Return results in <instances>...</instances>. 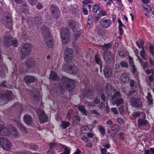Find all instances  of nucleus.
I'll return each instance as SVG.
<instances>
[{
	"label": "nucleus",
	"mask_w": 154,
	"mask_h": 154,
	"mask_svg": "<svg viewBox=\"0 0 154 154\" xmlns=\"http://www.w3.org/2000/svg\"><path fill=\"white\" fill-rule=\"evenodd\" d=\"M121 79L122 81L123 82H126L127 81V79H129L128 77V75L125 73H123L121 76Z\"/></svg>",
	"instance_id": "4c0bfd02"
},
{
	"label": "nucleus",
	"mask_w": 154,
	"mask_h": 154,
	"mask_svg": "<svg viewBox=\"0 0 154 154\" xmlns=\"http://www.w3.org/2000/svg\"><path fill=\"white\" fill-rule=\"evenodd\" d=\"M43 20L41 15L39 14H36L34 18V22L35 24L39 26L42 22Z\"/></svg>",
	"instance_id": "6ab92c4d"
},
{
	"label": "nucleus",
	"mask_w": 154,
	"mask_h": 154,
	"mask_svg": "<svg viewBox=\"0 0 154 154\" xmlns=\"http://www.w3.org/2000/svg\"><path fill=\"white\" fill-rule=\"evenodd\" d=\"M16 122L17 128L20 130L24 132L25 133H26L28 132L26 128L20 122L17 121Z\"/></svg>",
	"instance_id": "5701e85b"
},
{
	"label": "nucleus",
	"mask_w": 154,
	"mask_h": 154,
	"mask_svg": "<svg viewBox=\"0 0 154 154\" xmlns=\"http://www.w3.org/2000/svg\"><path fill=\"white\" fill-rule=\"evenodd\" d=\"M11 132L14 138L16 139L19 137V133L17 129L14 126L12 125L11 126Z\"/></svg>",
	"instance_id": "4be33fe9"
},
{
	"label": "nucleus",
	"mask_w": 154,
	"mask_h": 154,
	"mask_svg": "<svg viewBox=\"0 0 154 154\" xmlns=\"http://www.w3.org/2000/svg\"><path fill=\"white\" fill-rule=\"evenodd\" d=\"M104 59L107 63H114L115 61L114 56L109 51H105L103 54Z\"/></svg>",
	"instance_id": "39448f33"
},
{
	"label": "nucleus",
	"mask_w": 154,
	"mask_h": 154,
	"mask_svg": "<svg viewBox=\"0 0 154 154\" xmlns=\"http://www.w3.org/2000/svg\"><path fill=\"white\" fill-rule=\"evenodd\" d=\"M70 123L69 122L63 121L62 122V124L60 126L62 129H65L70 126Z\"/></svg>",
	"instance_id": "f704fd0d"
},
{
	"label": "nucleus",
	"mask_w": 154,
	"mask_h": 154,
	"mask_svg": "<svg viewBox=\"0 0 154 154\" xmlns=\"http://www.w3.org/2000/svg\"><path fill=\"white\" fill-rule=\"evenodd\" d=\"M139 41H140V43L141 44V46L137 42H136V44L137 47L139 48H141L142 49L143 47V46L144 45V42L143 40L140 39H139Z\"/></svg>",
	"instance_id": "de8ad7c7"
},
{
	"label": "nucleus",
	"mask_w": 154,
	"mask_h": 154,
	"mask_svg": "<svg viewBox=\"0 0 154 154\" xmlns=\"http://www.w3.org/2000/svg\"><path fill=\"white\" fill-rule=\"evenodd\" d=\"M101 8H99L98 5L96 4L93 6L92 7V10L94 12L96 13L99 11L98 14L100 13V11L101 10Z\"/></svg>",
	"instance_id": "72a5a7b5"
},
{
	"label": "nucleus",
	"mask_w": 154,
	"mask_h": 154,
	"mask_svg": "<svg viewBox=\"0 0 154 154\" xmlns=\"http://www.w3.org/2000/svg\"><path fill=\"white\" fill-rule=\"evenodd\" d=\"M116 121L120 125H123L125 124V122L124 120L121 118H118Z\"/></svg>",
	"instance_id": "bf43d9fd"
},
{
	"label": "nucleus",
	"mask_w": 154,
	"mask_h": 154,
	"mask_svg": "<svg viewBox=\"0 0 154 154\" xmlns=\"http://www.w3.org/2000/svg\"><path fill=\"white\" fill-rule=\"evenodd\" d=\"M24 79L26 83H31L34 82L35 78L33 76L27 75L25 77Z\"/></svg>",
	"instance_id": "393cba45"
},
{
	"label": "nucleus",
	"mask_w": 154,
	"mask_h": 154,
	"mask_svg": "<svg viewBox=\"0 0 154 154\" xmlns=\"http://www.w3.org/2000/svg\"><path fill=\"white\" fill-rule=\"evenodd\" d=\"M99 131L103 136L105 135V129L104 127L102 126H100L99 127Z\"/></svg>",
	"instance_id": "37998d69"
},
{
	"label": "nucleus",
	"mask_w": 154,
	"mask_h": 154,
	"mask_svg": "<svg viewBox=\"0 0 154 154\" xmlns=\"http://www.w3.org/2000/svg\"><path fill=\"white\" fill-rule=\"evenodd\" d=\"M41 29L45 37V36H49L50 35L49 29L47 26L45 25L41 27Z\"/></svg>",
	"instance_id": "b1692460"
},
{
	"label": "nucleus",
	"mask_w": 154,
	"mask_h": 154,
	"mask_svg": "<svg viewBox=\"0 0 154 154\" xmlns=\"http://www.w3.org/2000/svg\"><path fill=\"white\" fill-rule=\"evenodd\" d=\"M90 112L91 114H95L96 115L99 116L100 114L96 110H90Z\"/></svg>",
	"instance_id": "e2e57ef3"
},
{
	"label": "nucleus",
	"mask_w": 154,
	"mask_h": 154,
	"mask_svg": "<svg viewBox=\"0 0 154 154\" xmlns=\"http://www.w3.org/2000/svg\"><path fill=\"white\" fill-rule=\"evenodd\" d=\"M152 96L150 93L148 94L147 95V100L149 105H151L153 103V100L152 99Z\"/></svg>",
	"instance_id": "ea45409f"
},
{
	"label": "nucleus",
	"mask_w": 154,
	"mask_h": 154,
	"mask_svg": "<svg viewBox=\"0 0 154 154\" xmlns=\"http://www.w3.org/2000/svg\"><path fill=\"white\" fill-rule=\"evenodd\" d=\"M141 115H143L144 118H146V114L144 113L143 112H134L133 113V116L134 117L137 118L139 117Z\"/></svg>",
	"instance_id": "c9c22d12"
},
{
	"label": "nucleus",
	"mask_w": 154,
	"mask_h": 154,
	"mask_svg": "<svg viewBox=\"0 0 154 154\" xmlns=\"http://www.w3.org/2000/svg\"><path fill=\"white\" fill-rule=\"evenodd\" d=\"M10 125L8 128H5V127L2 130L1 132L0 135L2 136H7L10 135L11 132V126Z\"/></svg>",
	"instance_id": "412c9836"
},
{
	"label": "nucleus",
	"mask_w": 154,
	"mask_h": 154,
	"mask_svg": "<svg viewBox=\"0 0 154 154\" xmlns=\"http://www.w3.org/2000/svg\"><path fill=\"white\" fill-rule=\"evenodd\" d=\"M49 10L51 16L56 19H58L60 16V11L56 5L51 4L50 5Z\"/></svg>",
	"instance_id": "7ed1b4c3"
},
{
	"label": "nucleus",
	"mask_w": 154,
	"mask_h": 154,
	"mask_svg": "<svg viewBox=\"0 0 154 154\" xmlns=\"http://www.w3.org/2000/svg\"><path fill=\"white\" fill-rule=\"evenodd\" d=\"M124 135L125 134L123 133L122 132H120L119 134V138L120 140L124 141L125 140Z\"/></svg>",
	"instance_id": "3c124183"
},
{
	"label": "nucleus",
	"mask_w": 154,
	"mask_h": 154,
	"mask_svg": "<svg viewBox=\"0 0 154 154\" xmlns=\"http://www.w3.org/2000/svg\"><path fill=\"white\" fill-rule=\"evenodd\" d=\"M112 87L110 85L108 84H106V90L108 93H111L112 90Z\"/></svg>",
	"instance_id": "c03bdc74"
},
{
	"label": "nucleus",
	"mask_w": 154,
	"mask_h": 154,
	"mask_svg": "<svg viewBox=\"0 0 154 154\" xmlns=\"http://www.w3.org/2000/svg\"><path fill=\"white\" fill-rule=\"evenodd\" d=\"M38 116L40 122L41 123H44L48 120V117L44 111L40 109H38L36 111Z\"/></svg>",
	"instance_id": "6e6552de"
},
{
	"label": "nucleus",
	"mask_w": 154,
	"mask_h": 154,
	"mask_svg": "<svg viewBox=\"0 0 154 154\" xmlns=\"http://www.w3.org/2000/svg\"><path fill=\"white\" fill-rule=\"evenodd\" d=\"M149 50L152 55L154 54V47L151 45L149 48Z\"/></svg>",
	"instance_id": "0e129e2a"
},
{
	"label": "nucleus",
	"mask_w": 154,
	"mask_h": 154,
	"mask_svg": "<svg viewBox=\"0 0 154 154\" xmlns=\"http://www.w3.org/2000/svg\"><path fill=\"white\" fill-rule=\"evenodd\" d=\"M19 10L21 14L23 13H26L28 10L27 5L25 4L21 5Z\"/></svg>",
	"instance_id": "bb28decb"
},
{
	"label": "nucleus",
	"mask_w": 154,
	"mask_h": 154,
	"mask_svg": "<svg viewBox=\"0 0 154 154\" xmlns=\"http://www.w3.org/2000/svg\"><path fill=\"white\" fill-rule=\"evenodd\" d=\"M12 45L14 47H17V41L16 39H14V40H12L11 41V45Z\"/></svg>",
	"instance_id": "6e6d98bb"
},
{
	"label": "nucleus",
	"mask_w": 154,
	"mask_h": 154,
	"mask_svg": "<svg viewBox=\"0 0 154 154\" xmlns=\"http://www.w3.org/2000/svg\"><path fill=\"white\" fill-rule=\"evenodd\" d=\"M80 119L78 117L76 116L73 119V122L76 124H78L80 121Z\"/></svg>",
	"instance_id": "774afa93"
},
{
	"label": "nucleus",
	"mask_w": 154,
	"mask_h": 154,
	"mask_svg": "<svg viewBox=\"0 0 154 154\" xmlns=\"http://www.w3.org/2000/svg\"><path fill=\"white\" fill-rule=\"evenodd\" d=\"M60 34L62 41L65 44L68 43L70 41V31L66 27L63 28Z\"/></svg>",
	"instance_id": "f03ea898"
},
{
	"label": "nucleus",
	"mask_w": 154,
	"mask_h": 154,
	"mask_svg": "<svg viewBox=\"0 0 154 154\" xmlns=\"http://www.w3.org/2000/svg\"><path fill=\"white\" fill-rule=\"evenodd\" d=\"M45 41L46 46L49 48H51L53 46L54 42L52 40V38L50 36H45Z\"/></svg>",
	"instance_id": "f3484780"
},
{
	"label": "nucleus",
	"mask_w": 154,
	"mask_h": 154,
	"mask_svg": "<svg viewBox=\"0 0 154 154\" xmlns=\"http://www.w3.org/2000/svg\"><path fill=\"white\" fill-rule=\"evenodd\" d=\"M144 154H154V147L151 148L149 150H145Z\"/></svg>",
	"instance_id": "58836bf2"
},
{
	"label": "nucleus",
	"mask_w": 154,
	"mask_h": 154,
	"mask_svg": "<svg viewBox=\"0 0 154 154\" xmlns=\"http://www.w3.org/2000/svg\"><path fill=\"white\" fill-rule=\"evenodd\" d=\"M3 42L5 46L8 47L11 45V41L12 38L8 33L4 35Z\"/></svg>",
	"instance_id": "4468645a"
},
{
	"label": "nucleus",
	"mask_w": 154,
	"mask_h": 154,
	"mask_svg": "<svg viewBox=\"0 0 154 154\" xmlns=\"http://www.w3.org/2000/svg\"><path fill=\"white\" fill-rule=\"evenodd\" d=\"M138 123L139 126H142L146 125L147 121L144 119H139L138 120Z\"/></svg>",
	"instance_id": "7c9ffc66"
},
{
	"label": "nucleus",
	"mask_w": 154,
	"mask_h": 154,
	"mask_svg": "<svg viewBox=\"0 0 154 154\" xmlns=\"http://www.w3.org/2000/svg\"><path fill=\"white\" fill-rule=\"evenodd\" d=\"M85 104L88 106H95L94 103L92 102H87L85 103Z\"/></svg>",
	"instance_id": "338daca9"
},
{
	"label": "nucleus",
	"mask_w": 154,
	"mask_h": 154,
	"mask_svg": "<svg viewBox=\"0 0 154 154\" xmlns=\"http://www.w3.org/2000/svg\"><path fill=\"white\" fill-rule=\"evenodd\" d=\"M84 142L86 143L85 146L86 147L90 148H91L92 147V145L91 143V141L88 139V140H85Z\"/></svg>",
	"instance_id": "a18cd8bd"
},
{
	"label": "nucleus",
	"mask_w": 154,
	"mask_h": 154,
	"mask_svg": "<svg viewBox=\"0 0 154 154\" xmlns=\"http://www.w3.org/2000/svg\"><path fill=\"white\" fill-rule=\"evenodd\" d=\"M78 109L82 113L83 115H87V110L85 109V107L83 106H77Z\"/></svg>",
	"instance_id": "c756f323"
},
{
	"label": "nucleus",
	"mask_w": 154,
	"mask_h": 154,
	"mask_svg": "<svg viewBox=\"0 0 154 154\" xmlns=\"http://www.w3.org/2000/svg\"><path fill=\"white\" fill-rule=\"evenodd\" d=\"M140 55L144 60H146L147 59V56L146 54L144 47H143L142 50L140 52Z\"/></svg>",
	"instance_id": "473e14b6"
},
{
	"label": "nucleus",
	"mask_w": 154,
	"mask_h": 154,
	"mask_svg": "<svg viewBox=\"0 0 154 154\" xmlns=\"http://www.w3.org/2000/svg\"><path fill=\"white\" fill-rule=\"evenodd\" d=\"M103 72L105 77L107 78H109L111 76L112 71L110 68L105 66L103 69Z\"/></svg>",
	"instance_id": "aec40b11"
},
{
	"label": "nucleus",
	"mask_w": 154,
	"mask_h": 154,
	"mask_svg": "<svg viewBox=\"0 0 154 154\" xmlns=\"http://www.w3.org/2000/svg\"><path fill=\"white\" fill-rule=\"evenodd\" d=\"M72 111V109H69L68 111L66 118V120L68 121L70 120L71 118V116Z\"/></svg>",
	"instance_id": "09e8293b"
},
{
	"label": "nucleus",
	"mask_w": 154,
	"mask_h": 154,
	"mask_svg": "<svg viewBox=\"0 0 154 154\" xmlns=\"http://www.w3.org/2000/svg\"><path fill=\"white\" fill-rule=\"evenodd\" d=\"M68 23L69 27L72 30L74 29L76 26V23L74 20H69L68 21Z\"/></svg>",
	"instance_id": "cd10ccee"
},
{
	"label": "nucleus",
	"mask_w": 154,
	"mask_h": 154,
	"mask_svg": "<svg viewBox=\"0 0 154 154\" xmlns=\"http://www.w3.org/2000/svg\"><path fill=\"white\" fill-rule=\"evenodd\" d=\"M29 4L32 5H34L37 2V0H27Z\"/></svg>",
	"instance_id": "864d4df0"
},
{
	"label": "nucleus",
	"mask_w": 154,
	"mask_h": 154,
	"mask_svg": "<svg viewBox=\"0 0 154 154\" xmlns=\"http://www.w3.org/2000/svg\"><path fill=\"white\" fill-rule=\"evenodd\" d=\"M93 94V91L91 89H88L86 91L84 90L83 92V96L87 98L90 97Z\"/></svg>",
	"instance_id": "a878e982"
},
{
	"label": "nucleus",
	"mask_w": 154,
	"mask_h": 154,
	"mask_svg": "<svg viewBox=\"0 0 154 154\" xmlns=\"http://www.w3.org/2000/svg\"><path fill=\"white\" fill-rule=\"evenodd\" d=\"M63 69L66 72L69 74H76L78 71L77 67L72 64L69 65L67 67H65Z\"/></svg>",
	"instance_id": "9d476101"
},
{
	"label": "nucleus",
	"mask_w": 154,
	"mask_h": 154,
	"mask_svg": "<svg viewBox=\"0 0 154 154\" xmlns=\"http://www.w3.org/2000/svg\"><path fill=\"white\" fill-rule=\"evenodd\" d=\"M111 46V45L110 44H105L103 46V49L105 50V51H107L106 50L108 49Z\"/></svg>",
	"instance_id": "680f3d73"
},
{
	"label": "nucleus",
	"mask_w": 154,
	"mask_h": 154,
	"mask_svg": "<svg viewBox=\"0 0 154 154\" xmlns=\"http://www.w3.org/2000/svg\"><path fill=\"white\" fill-rule=\"evenodd\" d=\"M72 49L67 48L64 51V59L65 61L67 63L69 62L73 58V54Z\"/></svg>",
	"instance_id": "423d86ee"
},
{
	"label": "nucleus",
	"mask_w": 154,
	"mask_h": 154,
	"mask_svg": "<svg viewBox=\"0 0 154 154\" xmlns=\"http://www.w3.org/2000/svg\"><path fill=\"white\" fill-rule=\"evenodd\" d=\"M49 146L50 149H53L55 148L57 144L55 143H50L49 144Z\"/></svg>",
	"instance_id": "8fccbe9b"
},
{
	"label": "nucleus",
	"mask_w": 154,
	"mask_h": 154,
	"mask_svg": "<svg viewBox=\"0 0 154 154\" xmlns=\"http://www.w3.org/2000/svg\"><path fill=\"white\" fill-rule=\"evenodd\" d=\"M61 81L68 91H71L73 89L74 82L73 80L68 78L64 77L62 79Z\"/></svg>",
	"instance_id": "20e7f679"
},
{
	"label": "nucleus",
	"mask_w": 154,
	"mask_h": 154,
	"mask_svg": "<svg viewBox=\"0 0 154 154\" xmlns=\"http://www.w3.org/2000/svg\"><path fill=\"white\" fill-rule=\"evenodd\" d=\"M110 130H108L107 131L112 137H113L116 135L120 129V126L117 124H115L110 127Z\"/></svg>",
	"instance_id": "1a4fd4ad"
},
{
	"label": "nucleus",
	"mask_w": 154,
	"mask_h": 154,
	"mask_svg": "<svg viewBox=\"0 0 154 154\" xmlns=\"http://www.w3.org/2000/svg\"><path fill=\"white\" fill-rule=\"evenodd\" d=\"M121 94L117 91L114 93L113 95H111L110 100L112 101L115 99L112 102V104H116L117 106H120L124 102L123 99L121 98Z\"/></svg>",
	"instance_id": "f257e3e1"
},
{
	"label": "nucleus",
	"mask_w": 154,
	"mask_h": 154,
	"mask_svg": "<svg viewBox=\"0 0 154 154\" xmlns=\"http://www.w3.org/2000/svg\"><path fill=\"white\" fill-rule=\"evenodd\" d=\"M82 9L83 13L85 15H87L88 14V11L85 5H83L82 6Z\"/></svg>",
	"instance_id": "052dcab7"
},
{
	"label": "nucleus",
	"mask_w": 154,
	"mask_h": 154,
	"mask_svg": "<svg viewBox=\"0 0 154 154\" xmlns=\"http://www.w3.org/2000/svg\"><path fill=\"white\" fill-rule=\"evenodd\" d=\"M50 78L54 80L57 81L58 79L56 73L54 71L51 72L50 74Z\"/></svg>",
	"instance_id": "2f4dec72"
},
{
	"label": "nucleus",
	"mask_w": 154,
	"mask_h": 154,
	"mask_svg": "<svg viewBox=\"0 0 154 154\" xmlns=\"http://www.w3.org/2000/svg\"><path fill=\"white\" fill-rule=\"evenodd\" d=\"M23 121L27 125H31L32 122V118L28 114L25 115L23 117Z\"/></svg>",
	"instance_id": "a211bd4d"
},
{
	"label": "nucleus",
	"mask_w": 154,
	"mask_h": 154,
	"mask_svg": "<svg viewBox=\"0 0 154 154\" xmlns=\"http://www.w3.org/2000/svg\"><path fill=\"white\" fill-rule=\"evenodd\" d=\"M141 65L143 69H146L148 67V62H145V63H142Z\"/></svg>",
	"instance_id": "69168bd1"
},
{
	"label": "nucleus",
	"mask_w": 154,
	"mask_h": 154,
	"mask_svg": "<svg viewBox=\"0 0 154 154\" xmlns=\"http://www.w3.org/2000/svg\"><path fill=\"white\" fill-rule=\"evenodd\" d=\"M12 94L11 91H7L1 94L0 98L3 100L10 101L12 98Z\"/></svg>",
	"instance_id": "f8f14e48"
},
{
	"label": "nucleus",
	"mask_w": 154,
	"mask_h": 154,
	"mask_svg": "<svg viewBox=\"0 0 154 154\" xmlns=\"http://www.w3.org/2000/svg\"><path fill=\"white\" fill-rule=\"evenodd\" d=\"M26 65L29 69H33L35 67V61L34 59L28 58L26 60Z\"/></svg>",
	"instance_id": "dca6fc26"
},
{
	"label": "nucleus",
	"mask_w": 154,
	"mask_h": 154,
	"mask_svg": "<svg viewBox=\"0 0 154 154\" xmlns=\"http://www.w3.org/2000/svg\"><path fill=\"white\" fill-rule=\"evenodd\" d=\"M120 65L122 67L125 68H128V63L124 61L121 62Z\"/></svg>",
	"instance_id": "5fc2aeb1"
},
{
	"label": "nucleus",
	"mask_w": 154,
	"mask_h": 154,
	"mask_svg": "<svg viewBox=\"0 0 154 154\" xmlns=\"http://www.w3.org/2000/svg\"><path fill=\"white\" fill-rule=\"evenodd\" d=\"M143 8L145 10L148 12H150L152 10L151 7L149 5H145V6H144Z\"/></svg>",
	"instance_id": "4d7b16f0"
},
{
	"label": "nucleus",
	"mask_w": 154,
	"mask_h": 154,
	"mask_svg": "<svg viewBox=\"0 0 154 154\" xmlns=\"http://www.w3.org/2000/svg\"><path fill=\"white\" fill-rule=\"evenodd\" d=\"M62 149H63L64 150L63 153H63V154H69L70 152V149L66 146H63L62 147Z\"/></svg>",
	"instance_id": "79ce46f5"
},
{
	"label": "nucleus",
	"mask_w": 154,
	"mask_h": 154,
	"mask_svg": "<svg viewBox=\"0 0 154 154\" xmlns=\"http://www.w3.org/2000/svg\"><path fill=\"white\" fill-rule=\"evenodd\" d=\"M130 103L133 107L137 108L141 107L142 104L141 101L135 98H132L130 100Z\"/></svg>",
	"instance_id": "ddd939ff"
},
{
	"label": "nucleus",
	"mask_w": 154,
	"mask_h": 154,
	"mask_svg": "<svg viewBox=\"0 0 154 154\" xmlns=\"http://www.w3.org/2000/svg\"><path fill=\"white\" fill-rule=\"evenodd\" d=\"M81 32L79 31H75L74 33V37L75 40H76L80 36Z\"/></svg>",
	"instance_id": "e433bc0d"
},
{
	"label": "nucleus",
	"mask_w": 154,
	"mask_h": 154,
	"mask_svg": "<svg viewBox=\"0 0 154 154\" xmlns=\"http://www.w3.org/2000/svg\"><path fill=\"white\" fill-rule=\"evenodd\" d=\"M21 52L22 57H26L29 56L31 52L30 45L28 44H24L21 48Z\"/></svg>",
	"instance_id": "0eeeda50"
},
{
	"label": "nucleus",
	"mask_w": 154,
	"mask_h": 154,
	"mask_svg": "<svg viewBox=\"0 0 154 154\" xmlns=\"http://www.w3.org/2000/svg\"><path fill=\"white\" fill-rule=\"evenodd\" d=\"M82 3L83 5H87L88 4L92 3L93 1L91 0H85L82 1Z\"/></svg>",
	"instance_id": "603ef678"
},
{
	"label": "nucleus",
	"mask_w": 154,
	"mask_h": 154,
	"mask_svg": "<svg viewBox=\"0 0 154 154\" xmlns=\"http://www.w3.org/2000/svg\"><path fill=\"white\" fill-rule=\"evenodd\" d=\"M8 140L4 137H0V145L2 146L5 143V142L7 141Z\"/></svg>",
	"instance_id": "49530a36"
},
{
	"label": "nucleus",
	"mask_w": 154,
	"mask_h": 154,
	"mask_svg": "<svg viewBox=\"0 0 154 154\" xmlns=\"http://www.w3.org/2000/svg\"><path fill=\"white\" fill-rule=\"evenodd\" d=\"M11 144L10 141L8 140L6 142H5L4 144L2 146L3 148L6 150H9L11 147Z\"/></svg>",
	"instance_id": "c85d7f7f"
},
{
	"label": "nucleus",
	"mask_w": 154,
	"mask_h": 154,
	"mask_svg": "<svg viewBox=\"0 0 154 154\" xmlns=\"http://www.w3.org/2000/svg\"><path fill=\"white\" fill-rule=\"evenodd\" d=\"M11 15H9L5 17L2 20V22L4 25L9 29H12V23L11 18Z\"/></svg>",
	"instance_id": "9b49d317"
},
{
	"label": "nucleus",
	"mask_w": 154,
	"mask_h": 154,
	"mask_svg": "<svg viewBox=\"0 0 154 154\" xmlns=\"http://www.w3.org/2000/svg\"><path fill=\"white\" fill-rule=\"evenodd\" d=\"M100 23L103 28H108L111 24V21L109 19L103 18L100 21Z\"/></svg>",
	"instance_id": "2eb2a0df"
},
{
	"label": "nucleus",
	"mask_w": 154,
	"mask_h": 154,
	"mask_svg": "<svg viewBox=\"0 0 154 154\" xmlns=\"http://www.w3.org/2000/svg\"><path fill=\"white\" fill-rule=\"evenodd\" d=\"M95 60L96 63L100 65V67H101L102 66L101 65V60L98 55H96L95 56Z\"/></svg>",
	"instance_id": "a19ab883"
},
{
	"label": "nucleus",
	"mask_w": 154,
	"mask_h": 154,
	"mask_svg": "<svg viewBox=\"0 0 154 154\" xmlns=\"http://www.w3.org/2000/svg\"><path fill=\"white\" fill-rule=\"evenodd\" d=\"M100 16L98 14H97V15H94V20L96 22H97L99 20L100 18Z\"/></svg>",
	"instance_id": "13d9d810"
}]
</instances>
